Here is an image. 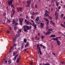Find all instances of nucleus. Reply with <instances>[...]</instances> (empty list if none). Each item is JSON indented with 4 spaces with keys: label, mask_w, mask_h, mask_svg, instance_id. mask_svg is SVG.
<instances>
[{
    "label": "nucleus",
    "mask_w": 65,
    "mask_h": 65,
    "mask_svg": "<svg viewBox=\"0 0 65 65\" xmlns=\"http://www.w3.org/2000/svg\"><path fill=\"white\" fill-rule=\"evenodd\" d=\"M24 42H26L27 41V40H26V39H24Z\"/></svg>",
    "instance_id": "35"
},
{
    "label": "nucleus",
    "mask_w": 65,
    "mask_h": 65,
    "mask_svg": "<svg viewBox=\"0 0 65 65\" xmlns=\"http://www.w3.org/2000/svg\"><path fill=\"white\" fill-rule=\"evenodd\" d=\"M40 25L41 26H40V27L41 28H43L44 26V23H42V22H41L40 23Z\"/></svg>",
    "instance_id": "7"
},
{
    "label": "nucleus",
    "mask_w": 65,
    "mask_h": 65,
    "mask_svg": "<svg viewBox=\"0 0 65 65\" xmlns=\"http://www.w3.org/2000/svg\"><path fill=\"white\" fill-rule=\"evenodd\" d=\"M40 45L41 47H42L43 46V45L41 44H40Z\"/></svg>",
    "instance_id": "59"
},
{
    "label": "nucleus",
    "mask_w": 65,
    "mask_h": 65,
    "mask_svg": "<svg viewBox=\"0 0 65 65\" xmlns=\"http://www.w3.org/2000/svg\"><path fill=\"white\" fill-rule=\"evenodd\" d=\"M27 46H29V45H28V43H26V44L25 45V47L26 48Z\"/></svg>",
    "instance_id": "24"
},
{
    "label": "nucleus",
    "mask_w": 65,
    "mask_h": 65,
    "mask_svg": "<svg viewBox=\"0 0 65 65\" xmlns=\"http://www.w3.org/2000/svg\"><path fill=\"white\" fill-rule=\"evenodd\" d=\"M37 36H36L35 37V38L36 40H37Z\"/></svg>",
    "instance_id": "57"
},
{
    "label": "nucleus",
    "mask_w": 65,
    "mask_h": 65,
    "mask_svg": "<svg viewBox=\"0 0 65 65\" xmlns=\"http://www.w3.org/2000/svg\"><path fill=\"white\" fill-rule=\"evenodd\" d=\"M31 28H32V26H29V29H31Z\"/></svg>",
    "instance_id": "52"
},
{
    "label": "nucleus",
    "mask_w": 65,
    "mask_h": 65,
    "mask_svg": "<svg viewBox=\"0 0 65 65\" xmlns=\"http://www.w3.org/2000/svg\"><path fill=\"white\" fill-rule=\"evenodd\" d=\"M31 15H35V13H34V12H32Z\"/></svg>",
    "instance_id": "40"
},
{
    "label": "nucleus",
    "mask_w": 65,
    "mask_h": 65,
    "mask_svg": "<svg viewBox=\"0 0 65 65\" xmlns=\"http://www.w3.org/2000/svg\"><path fill=\"white\" fill-rule=\"evenodd\" d=\"M60 25H61L62 27H63V28H65V24H63L61 23L60 24Z\"/></svg>",
    "instance_id": "17"
},
{
    "label": "nucleus",
    "mask_w": 65,
    "mask_h": 65,
    "mask_svg": "<svg viewBox=\"0 0 65 65\" xmlns=\"http://www.w3.org/2000/svg\"><path fill=\"white\" fill-rule=\"evenodd\" d=\"M19 10L20 12H23V9H22V8H19Z\"/></svg>",
    "instance_id": "16"
},
{
    "label": "nucleus",
    "mask_w": 65,
    "mask_h": 65,
    "mask_svg": "<svg viewBox=\"0 0 65 65\" xmlns=\"http://www.w3.org/2000/svg\"><path fill=\"white\" fill-rule=\"evenodd\" d=\"M9 30H11V26H10V27H9Z\"/></svg>",
    "instance_id": "53"
},
{
    "label": "nucleus",
    "mask_w": 65,
    "mask_h": 65,
    "mask_svg": "<svg viewBox=\"0 0 65 65\" xmlns=\"http://www.w3.org/2000/svg\"><path fill=\"white\" fill-rule=\"evenodd\" d=\"M44 19L46 21H47V22L49 21V20H48V19H46V18H44Z\"/></svg>",
    "instance_id": "30"
},
{
    "label": "nucleus",
    "mask_w": 65,
    "mask_h": 65,
    "mask_svg": "<svg viewBox=\"0 0 65 65\" xmlns=\"http://www.w3.org/2000/svg\"><path fill=\"white\" fill-rule=\"evenodd\" d=\"M13 29L14 30H15V31H16V30H17V27L16 26H15L14 27Z\"/></svg>",
    "instance_id": "22"
},
{
    "label": "nucleus",
    "mask_w": 65,
    "mask_h": 65,
    "mask_svg": "<svg viewBox=\"0 0 65 65\" xmlns=\"http://www.w3.org/2000/svg\"><path fill=\"white\" fill-rule=\"evenodd\" d=\"M24 31L25 32H28V30H27V29L26 28H24Z\"/></svg>",
    "instance_id": "18"
},
{
    "label": "nucleus",
    "mask_w": 65,
    "mask_h": 65,
    "mask_svg": "<svg viewBox=\"0 0 65 65\" xmlns=\"http://www.w3.org/2000/svg\"><path fill=\"white\" fill-rule=\"evenodd\" d=\"M50 22L51 24H52L53 25H55V23H54L52 21H51Z\"/></svg>",
    "instance_id": "26"
},
{
    "label": "nucleus",
    "mask_w": 65,
    "mask_h": 65,
    "mask_svg": "<svg viewBox=\"0 0 65 65\" xmlns=\"http://www.w3.org/2000/svg\"><path fill=\"white\" fill-rule=\"evenodd\" d=\"M33 64V62H31L30 63V65H33L32 64Z\"/></svg>",
    "instance_id": "63"
},
{
    "label": "nucleus",
    "mask_w": 65,
    "mask_h": 65,
    "mask_svg": "<svg viewBox=\"0 0 65 65\" xmlns=\"http://www.w3.org/2000/svg\"><path fill=\"white\" fill-rule=\"evenodd\" d=\"M16 45H17V44H15V43L13 44V46H16Z\"/></svg>",
    "instance_id": "38"
},
{
    "label": "nucleus",
    "mask_w": 65,
    "mask_h": 65,
    "mask_svg": "<svg viewBox=\"0 0 65 65\" xmlns=\"http://www.w3.org/2000/svg\"><path fill=\"white\" fill-rule=\"evenodd\" d=\"M19 60L18 59H17L16 61H17V63H19Z\"/></svg>",
    "instance_id": "46"
},
{
    "label": "nucleus",
    "mask_w": 65,
    "mask_h": 65,
    "mask_svg": "<svg viewBox=\"0 0 65 65\" xmlns=\"http://www.w3.org/2000/svg\"><path fill=\"white\" fill-rule=\"evenodd\" d=\"M49 24V21H47L46 22V25L47 26Z\"/></svg>",
    "instance_id": "29"
},
{
    "label": "nucleus",
    "mask_w": 65,
    "mask_h": 65,
    "mask_svg": "<svg viewBox=\"0 0 65 65\" xmlns=\"http://www.w3.org/2000/svg\"><path fill=\"white\" fill-rule=\"evenodd\" d=\"M52 54H53V55H54V56H56V54H55V53H54V52H52Z\"/></svg>",
    "instance_id": "51"
},
{
    "label": "nucleus",
    "mask_w": 65,
    "mask_h": 65,
    "mask_svg": "<svg viewBox=\"0 0 65 65\" xmlns=\"http://www.w3.org/2000/svg\"><path fill=\"white\" fill-rule=\"evenodd\" d=\"M29 27H30V26H27V27H26V29L27 30H29Z\"/></svg>",
    "instance_id": "27"
},
{
    "label": "nucleus",
    "mask_w": 65,
    "mask_h": 65,
    "mask_svg": "<svg viewBox=\"0 0 65 65\" xmlns=\"http://www.w3.org/2000/svg\"><path fill=\"white\" fill-rule=\"evenodd\" d=\"M12 22V25H14V24H15L16 23V21H15V20H14V19H13Z\"/></svg>",
    "instance_id": "11"
},
{
    "label": "nucleus",
    "mask_w": 65,
    "mask_h": 65,
    "mask_svg": "<svg viewBox=\"0 0 65 65\" xmlns=\"http://www.w3.org/2000/svg\"><path fill=\"white\" fill-rule=\"evenodd\" d=\"M56 40V41L57 44L58 45H60V44H61V43L60 41H58V40Z\"/></svg>",
    "instance_id": "8"
},
{
    "label": "nucleus",
    "mask_w": 65,
    "mask_h": 65,
    "mask_svg": "<svg viewBox=\"0 0 65 65\" xmlns=\"http://www.w3.org/2000/svg\"><path fill=\"white\" fill-rule=\"evenodd\" d=\"M17 9L18 11V12H20V11H19V8H18V7H17Z\"/></svg>",
    "instance_id": "54"
},
{
    "label": "nucleus",
    "mask_w": 65,
    "mask_h": 65,
    "mask_svg": "<svg viewBox=\"0 0 65 65\" xmlns=\"http://www.w3.org/2000/svg\"><path fill=\"white\" fill-rule=\"evenodd\" d=\"M31 21L32 22V23H34V21H33V20H31Z\"/></svg>",
    "instance_id": "56"
},
{
    "label": "nucleus",
    "mask_w": 65,
    "mask_h": 65,
    "mask_svg": "<svg viewBox=\"0 0 65 65\" xmlns=\"http://www.w3.org/2000/svg\"><path fill=\"white\" fill-rule=\"evenodd\" d=\"M64 16V14L62 13V14L60 16V19H62V18H63V17Z\"/></svg>",
    "instance_id": "19"
},
{
    "label": "nucleus",
    "mask_w": 65,
    "mask_h": 65,
    "mask_svg": "<svg viewBox=\"0 0 65 65\" xmlns=\"http://www.w3.org/2000/svg\"><path fill=\"white\" fill-rule=\"evenodd\" d=\"M37 47L39 48V44H38V45H37Z\"/></svg>",
    "instance_id": "47"
},
{
    "label": "nucleus",
    "mask_w": 65,
    "mask_h": 65,
    "mask_svg": "<svg viewBox=\"0 0 65 65\" xmlns=\"http://www.w3.org/2000/svg\"><path fill=\"white\" fill-rule=\"evenodd\" d=\"M29 23L30 25H32V26L34 27V29H36V28H37V27L36 26V24L35 25V23H34L32 24L31 23Z\"/></svg>",
    "instance_id": "4"
},
{
    "label": "nucleus",
    "mask_w": 65,
    "mask_h": 65,
    "mask_svg": "<svg viewBox=\"0 0 65 65\" xmlns=\"http://www.w3.org/2000/svg\"><path fill=\"white\" fill-rule=\"evenodd\" d=\"M12 12H15V11L14 10L12 9Z\"/></svg>",
    "instance_id": "62"
},
{
    "label": "nucleus",
    "mask_w": 65,
    "mask_h": 65,
    "mask_svg": "<svg viewBox=\"0 0 65 65\" xmlns=\"http://www.w3.org/2000/svg\"><path fill=\"white\" fill-rule=\"evenodd\" d=\"M19 32L20 33V32H22V29H19Z\"/></svg>",
    "instance_id": "58"
},
{
    "label": "nucleus",
    "mask_w": 65,
    "mask_h": 65,
    "mask_svg": "<svg viewBox=\"0 0 65 65\" xmlns=\"http://www.w3.org/2000/svg\"><path fill=\"white\" fill-rule=\"evenodd\" d=\"M31 0H28L26 2L27 3V4H28V5H30L31 3Z\"/></svg>",
    "instance_id": "13"
},
{
    "label": "nucleus",
    "mask_w": 65,
    "mask_h": 65,
    "mask_svg": "<svg viewBox=\"0 0 65 65\" xmlns=\"http://www.w3.org/2000/svg\"><path fill=\"white\" fill-rule=\"evenodd\" d=\"M58 38H61V37H56L55 38H53L52 39V40H53L54 41H56V40H58Z\"/></svg>",
    "instance_id": "5"
},
{
    "label": "nucleus",
    "mask_w": 65,
    "mask_h": 65,
    "mask_svg": "<svg viewBox=\"0 0 65 65\" xmlns=\"http://www.w3.org/2000/svg\"><path fill=\"white\" fill-rule=\"evenodd\" d=\"M18 24H19L18 23H16H16L14 24L15 26H18Z\"/></svg>",
    "instance_id": "28"
},
{
    "label": "nucleus",
    "mask_w": 65,
    "mask_h": 65,
    "mask_svg": "<svg viewBox=\"0 0 65 65\" xmlns=\"http://www.w3.org/2000/svg\"><path fill=\"white\" fill-rule=\"evenodd\" d=\"M42 47L44 49H45V48H46V47H45V46H44V45H43Z\"/></svg>",
    "instance_id": "39"
},
{
    "label": "nucleus",
    "mask_w": 65,
    "mask_h": 65,
    "mask_svg": "<svg viewBox=\"0 0 65 65\" xmlns=\"http://www.w3.org/2000/svg\"><path fill=\"white\" fill-rule=\"evenodd\" d=\"M6 14L5 13H4L3 14V16H4V17L5 16V15H6Z\"/></svg>",
    "instance_id": "45"
},
{
    "label": "nucleus",
    "mask_w": 65,
    "mask_h": 65,
    "mask_svg": "<svg viewBox=\"0 0 65 65\" xmlns=\"http://www.w3.org/2000/svg\"><path fill=\"white\" fill-rule=\"evenodd\" d=\"M53 31V29L52 28L49 29L48 30V32H50V31Z\"/></svg>",
    "instance_id": "21"
},
{
    "label": "nucleus",
    "mask_w": 65,
    "mask_h": 65,
    "mask_svg": "<svg viewBox=\"0 0 65 65\" xmlns=\"http://www.w3.org/2000/svg\"><path fill=\"white\" fill-rule=\"evenodd\" d=\"M13 53L15 55H16L17 54V52H15L14 51L13 52Z\"/></svg>",
    "instance_id": "44"
},
{
    "label": "nucleus",
    "mask_w": 65,
    "mask_h": 65,
    "mask_svg": "<svg viewBox=\"0 0 65 65\" xmlns=\"http://www.w3.org/2000/svg\"><path fill=\"white\" fill-rule=\"evenodd\" d=\"M8 62L7 61V60H5V63H7Z\"/></svg>",
    "instance_id": "60"
},
{
    "label": "nucleus",
    "mask_w": 65,
    "mask_h": 65,
    "mask_svg": "<svg viewBox=\"0 0 65 65\" xmlns=\"http://www.w3.org/2000/svg\"><path fill=\"white\" fill-rule=\"evenodd\" d=\"M43 65H47V64H45L44 63H43Z\"/></svg>",
    "instance_id": "64"
},
{
    "label": "nucleus",
    "mask_w": 65,
    "mask_h": 65,
    "mask_svg": "<svg viewBox=\"0 0 65 65\" xmlns=\"http://www.w3.org/2000/svg\"><path fill=\"white\" fill-rule=\"evenodd\" d=\"M51 33H52L51 31H48L46 32L45 31L43 32V34L45 35H48V34H51Z\"/></svg>",
    "instance_id": "3"
},
{
    "label": "nucleus",
    "mask_w": 65,
    "mask_h": 65,
    "mask_svg": "<svg viewBox=\"0 0 65 65\" xmlns=\"http://www.w3.org/2000/svg\"><path fill=\"white\" fill-rule=\"evenodd\" d=\"M18 56L19 55L18 54H16L14 57V58L12 59L13 60H14L15 61L16 60V59H17V57H18Z\"/></svg>",
    "instance_id": "9"
},
{
    "label": "nucleus",
    "mask_w": 65,
    "mask_h": 65,
    "mask_svg": "<svg viewBox=\"0 0 65 65\" xmlns=\"http://www.w3.org/2000/svg\"><path fill=\"white\" fill-rule=\"evenodd\" d=\"M45 11L46 12H47V13H48L49 15H50V12H49L48 11L46 10Z\"/></svg>",
    "instance_id": "42"
},
{
    "label": "nucleus",
    "mask_w": 65,
    "mask_h": 65,
    "mask_svg": "<svg viewBox=\"0 0 65 65\" xmlns=\"http://www.w3.org/2000/svg\"><path fill=\"white\" fill-rule=\"evenodd\" d=\"M64 63L65 62L63 61H62V62H61V63H62V64H64Z\"/></svg>",
    "instance_id": "61"
},
{
    "label": "nucleus",
    "mask_w": 65,
    "mask_h": 65,
    "mask_svg": "<svg viewBox=\"0 0 65 65\" xmlns=\"http://www.w3.org/2000/svg\"><path fill=\"white\" fill-rule=\"evenodd\" d=\"M10 6L11 7H13V8H15L14 6V5H13V4H12Z\"/></svg>",
    "instance_id": "23"
},
{
    "label": "nucleus",
    "mask_w": 65,
    "mask_h": 65,
    "mask_svg": "<svg viewBox=\"0 0 65 65\" xmlns=\"http://www.w3.org/2000/svg\"><path fill=\"white\" fill-rule=\"evenodd\" d=\"M49 28V27L48 25H47V27L46 28V30H47V29H48Z\"/></svg>",
    "instance_id": "49"
},
{
    "label": "nucleus",
    "mask_w": 65,
    "mask_h": 65,
    "mask_svg": "<svg viewBox=\"0 0 65 65\" xmlns=\"http://www.w3.org/2000/svg\"><path fill=\"white\" fill-rule=\"evenodd\" d=\"M16 40H17V39H16L15 38H14L13 39V41L14 42H15Z\"/></svg>",
    "instance_id": "20"
},
{
    "label": "nucleus",
    "mask_w": 65,
    "mask_h": 65,
    "mask_svg": "<svg viewBox=\"0 0 65 65\" xmlns=\"http://www.w3.org/2000/svg\"><path fill=\"white\" fill-rule=\"evenodd\" d=\"M41 38H42V40H43V38H44V37L43 36H41Z\"/></svg>",
    "instance_id": "32"
},
{
    "label": "nucleus",
    "mask_w": 65,
    "mask_h": 65,
    "mask_svg": "<svg viewBox=\"0 0 65 65\" xmlns=\"http://www.w3.org/2000/svg\"><path fill=\"white\" fill-rule=\"evenodd\" d=\"M39 17H37L36 18L35 20H34V21H38V20H39Z\"/></svg>",
    "instance_id": "14"
},
{
    "label": "nucleus",
    "mask_w": 65,
    "mask_h": 65,
    "mask_svg": "<svg viewBox=\"0 0 65 65\" xmlns=\"http://www.w3.org/2000/svg\"><path fill=\"white\" fill-rule=\"evenodd\" d=\"M13 1V0H8V4L9 6H10L12 4V2Z\"/></svg>",
    "instance_id": "2"
},
{
    "label": "nucleus",
    "mask_w": 65,
    "mask_h": 65,
    "mask_svg": "<svg viewBox=\"0 0 65 65\" xmlns=\"http://www.w3.org/2000/svg\"><path fill=\"white\" fill-rule=\"evenodd\" d=\"M19 45L17 46V47H16V48H17V49H18V48H19Z\"/></svg>",
    "instance_id": "48"
},
{
    "label": "nucleus",
    "mask_w": 65,
    "mask_h": 65,
    "mask_svg": "<svg viewBox=\"0 0 65 65\" xmlns=\"http://www.w3.org/2000/svg\"><path fill=\"white\" fill-rule=\"evenodd\" d=\"M21 13H21L19 14L20 17H22V13Z\"/></svg>",
    "instance_id": "55"
},
{
    "label": "nucleus",
    "mask_w": 65,
    "mask_h": 65,
    "mask_svg": "<svg viewBox=\"0 0 65 65\" xmlns=\"http://www.w3.org/2000/svg\"><path fill=\"white\" fill-rule=\"evenodd\" d=\"M49 15V14H48L47 13V12H45V13L44 15V17H45V18H46L47 17H48Z\"/></svg>",
    "instance_id": "10"
},
{
    "label": "nucleus",
    "mask_w": 65,
    "mask_h": 65,
    "mask_svg": "<svg viewBox=\"0 0 65 65\" xmlns=\"http://www.w3.org/2000/svg\"><path fill=\"white\" fill-rule=\"evenodd\" d=\"M7 21L9 23H10V22H11V21H10V20H9L8 19H7Z\"/></svg>",
    "instance_id": "41"
},
{
    "label": "nucleus",
    "mask_w": 65,
    "mask_h": 65,
    "mask_svg": "<svg viewBox=\"0 0 65 65\" xmlns=\"http://www.w3.org/2000/svg\"><path fill=\"white\" fill-rule=\"evenodd\" d=\"M58 19V16H56L55 17V20H57Z\"/></svg>",
    "instance_id": "37"
},
{
    "label": "nucleus",
    "mask_w": 65,
    "mask_h": 65,
    "mask_svg": "<svg viewBox=\"0 0 65 65\" xmlns=\"http://www.w3.org/2000/svg\"><path fill=\"white\" fill-rule=\"evenodd\" d=\"M38 51H41V48H40V46H39V48H38Z\"/></svg>",
    "instance_id": "36"
},
{
    "label": "nucleus",
    "mask_w": 65,
    "mask_h": 65,
    "mask_svg": "<svg viewBox=\"0 0 65 65\" xmlns=\"http://www.w3.org/2000/svg\"><path fill=\"white\" fill-rule=\"evenodd\" d=\"M40 54L41 55H42V52L41 51H40Z\"/></svg>",
    "instance_id": "50"
},
{
    "label": "nucleus",
    "mask_w": 65,
    "mask_h": 65,
    "mask_svg": "<svg viewBox=\"0 0 65 65\" xmlns=\"http://www.w3.org/2000/svg\"><path fill=\"white\" fill-rule=\"evenodd\" d=\"M20 35H19V34H16L15 35V38H16V39H17V38H19V36H20Z\"/></svg>",
    "instance_id": "12"
},
{
    "label": "nucleus",
    "mask_w": 65,
    "mask_h": 65,
    "mask_svg": "<svg viewBox=\"0 0 65 65\" xmlns=\"http://www.w3.org/2000/svg\"><path fill=\"white\" fill-rule=\"evenodd\" d=\"M56 5L57 6H59V4L57 2V1L56 2Z\"/></svg>",
    "instance_id": "33"
},
{
    "label": "nucleus",
    "mask_w": 65,
    "mask_h": 65,
    "mask_svg": "<svg viewBox=\"0 0 65 65\" xmlns=\"http://www.w3.org/2000/svg\"><path fill=\"white\" fill-rule=\"evenodd\" d=\"M6 32H7V33H8V34L10 33V31L8 30H7Z\"/></svg>",
    "instance_id": "43"
},
{
    "label": "nucleus",
    "mask_w": 65,
    "mask_h": 65,
    "mask_svg": "<svg viewBox=\"0 0 65 65\" xmlns=\"http://www.w3.org/2000/svg\"><path fill=\"white\" fill-rule=\"evenodd\" d=\"M8 64H10V63H11V60H9L8 61Z\"/></svg>",
    "instance_id": "25"
},
{
    "label": "nucleus",
    "mask_w": 65,
    "mask_h": 65,
    "mask_svg": "<svg viewBox=\"0 0 65 65\" xmlns=\"http://www.w3.org/2000/svg\"><path fill=\"white\" fill-rule=\"evenodd\" d=\"M27 25H25L23 26V28H27Z\"/></svg>",
    "instance_id": "34"
},
{
    "label": "nucleus",
    "mask_w": 65,
    "mask_h": 65,
    "mask_svg": "<svg viewBox=\"0 0 65 65\" xmlns=\"http://www.w3.org/2000/svg\"><path fill=\"white\" fill-rule=\"evenodd\" d=\"M24 20V19L23 18H19V22L20 23V25L21 26H22L23 25V22L24 21L23 20Z\"/></svg>",
    "instance_id": "1"
},
{
    "label": "nucleus",
    "mask_w": 65,
    "mask_h": 65,
    "mask_svg": "<svg viewBox=\"0 0 65 65\" xmlns=\"http://www.w3.org/2000/svg\"><path fill=\"white\" fill-rule=\"evenodd\" d=\"M25 22H26V25H29V24H30V21H27L26 19H25Z\"/></svg>",
    "instance_id": "6"
},
{
    "label": "nucleus",
    "mask_w": 65,
    "mask_h": 65,
    "mask_svg": "<svg viewBox=\"0 0 65 65\" xmlns=\"http://www.w3.org/2000/svg\"><path fill=\"white\" fill-rule=\"evenodd\" d=\"M13 46H12L11 47H10V50H12V49H13Z\"/></svg>",
    "instance_id": "31"
},
{
    "label": "nucleus",
    "mask_w": 65,
    "mask_h": 65,
    "mask_svg": "<svg viewBox=\"0 0 65 65\" xmlns=\"http://www.w3.org/2000/svg\"><path fill=\"white\" fill-rule=\"evenodd\" d=\"M50 37H56V35H51L50 36Z\"/></svg>",
    "instance_id": "15"
}]
</instances>
